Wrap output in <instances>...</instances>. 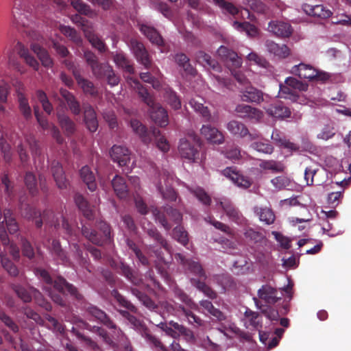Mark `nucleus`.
<instances>
[{
    "label": "nucleus",
    "mask_w": 351,
    "mask_h": 351,
    "mask_svg": "<svg viewBox=\"0 0 351 351\" xmlns=\"http://www.w3.org/2000/svg\"><path fill=\"white\" fill-rule=\"evenodd\" d=\"M172 237L182 245L186 246L189 242L188 232L182 226H177L172 232Z\"/></svg>",
    "instance_id": "61"
},
{
    "label": "nucleus",
    "mask_w": 351,
    "mask_h": 351,
    "mask_svg": "<svg viewBox=\"0 0 351 351\" xmlns=\"http://www.w3.org/2000/svg\"><path fill=\"white\" fill-rule=\"evenodd\" d=\"M31 150L32 157L36 160V157H40L41 155V149L38 141L33 136H29L25 138V141L20 143L17 145V152L19 155L20 160L23 165L29 160V156L27 152V147Z\"/></svg>",
    "instance_id": "9"
},
{
    "label": "nucleus",
    "mask_w": 351,
    "mask_h": 351,
    "mask_svg": "<svg viewBox=\"0 0 351 351\" xmlns=\"http://www.w3.org/2000/svg\"><path fill=\"white\" fill-rule=\"evenodd\" d=\"M12 290L16 293L18 297L24 302H29L32 300V295L34 297L36 303L47 311H51L52 306L50 302L47 301L40 292L36 289L32 288L30 291L27 290L19 285L12 284L11 285Z\"/></svg>",
    "instance_id": "6"
},
{
    "label": "nucleus",
    "mask_w": 351,
    "mask_h": 351,
    "mask_svg": "<svg viewBox=\"0 0 351 351\" xmlns=\"http://www.w3.org/2000/svg\"><path fill=\"white\" fill-rule=\"evenodd\" d=\"M175 62L178 65L182 68L184 72L186 75L194 76L196 73V70L190 63V60L188 56L184 53H176L174 56Z\"/></svg>",
    "instance_id": "37"
},
{
    "label": "nucleus",
    "mask_w": 351,
    "mask_h": 351,
    "mask_svg": "<svg viewBox=\"0 0 351 351\" xmlns=\"http://www.w3.org/2000/svg\"><path fill=\"white\" fill-rule=\"evenodd\" d=\"M58 120L62 129L67 136L73 134L75 131V123L66 114L57 112Z\"/></svg>",
    "instance_id": "47"
},
{
    "label": "nucleus",
    "mask_w": 351,
    "mask_h": 351,
    "mask_svg": "<svg viewBox=\"0 0 351 351\" xmlns=\"http://www.w3.org/2000/svg\"><path fill=\"white\" fill-rule=\"evenodd\" d=\"M84 121L90 132H95L98 128V121L95 110L90 104H84Z\"/></svg>",
    "instance_id": "25"
},
{
    "label": "nucleus",
    "mask_w": 351,
    "mask_h": 351,
    "mask_svg": "<svg viewBox=\"0 0 351 351\" xmlns=\"http://www.w3.org/2000/svg\"><path fill=\"white\" fill-rule=\"evenodd\" d=\"M60 94L66 102L71 112L75 115H79L81 112L80 105L73 94L64 88L60 89Z\"/></svg>",
    "instance_id": "29"
},
{
    "label": "nucleus",
    "mask_w": 351,
    "mask_h": 351,
    "mask_svg": "<svg viewBox=\"0 0 351 351\" xmlns=\"http://www.w3.org/2000/svg\"><path fill=\"white\" fill-rule=\"evenodd\" d=\"M35 275L43 283L44 289L48 293L51 300L61 306H66V300L62 295L69 293L74 298L80 300L82 295L79 293L77 289L72 284L68 282L65 278L60 276H56L54 279L50 274L45 269L36 267L34 269Z\"/></svg>",
    "instance_id": "1"
},
{
    "label": "nucleus",
    "mask_w": 351,
    "mask_h": 351,
    "mask_svg": "<svg viewBox=\"0 0 351 351\" xmlns=\"http://www.w3.org/2000/svg\"><path fill=\"white\" fill-rule=\"evenodd\" d=\"M176 261L182 266L187 271L191 273L194 276L199 277L202 280H206L207 276L204 270L202 265L194 260L186 258L183 254L178 253L175 255Z\"/></svg>",
    "instance_id": "10"
},
{
    "label": "nucleus",
    "mask_w": 351,
    "mask_h": 351,
    "mask_svg": "<svg viewBox=\"0 0 351 351\" xmlns=\"http://www.w3.org/2000/svg\"><path fill=\"white\" fill-rule=\"evenodd\" d=\"M112 66L108 63L98 62L91 70L93 74L98 79L106 77L107 73L110 71Z\"/></svg>",
    "instance_id": "64"
},
{
    "label": "nucleus",
    "mask_w": 351,
    "mask_h": 351,
    "mask_svg": "<svg viewBox=\"0 0 351 351\" xmlns=\"http://www.w3.org/2000/svg\"><path fill=\"white\" fill-rule=\"evenodd\" d=\"M227 129L234 136L240 138L247 136L249 141H253L260 137V134L258 132H250L246 125L238 121H230L227 125Z\"/></svg>",
    "instance_id": "11"
},
{
    "label": "nucleus",
    "mask_w": 351,
    "mask_h": 351,
    "mask_svg": "<svg viewBox=\"0 0 351 351\" xmlns=\"http://www.w3.org/2000/svg\"><path fill=\"white\" fill-rule=\"evenodd\" d=\"M112 66L108 63L98 62L91 70L93 74L98 79L106 77L107 73L110 71Z\"/></svg>",
    "instance_id": "63"
},
{
    "label": "nucleus",
    "mask_w": 351,
    "mask_h": 351,
    "mask_svg": "<svg viewBox=\"0 0 351 351\" xmlns=\"http://www.w3.org/2000/svg\"><path fill=\"white\" fill-rule=\"evenodd\" d=\"M112 186L117 196L120 199L125 198L128 196L129 191L125 179L118 175L115 176L112 180Z\"/></svg>",
    "instance_id": "32"
},
{
    "label": "nucleus",
    "mask_w": 351,
    "mask_h": 351,
    "mask_svg": "<svg viewBox=\"0 0 351 351\" xmlns=\"http://www.w3.org/2000/svg\"><path fill=\"white\" fill-rule=\"evenodd\" d=\"M20 241L23 256L32 260L35 256V252L32 243L24 237H21Z\"/></svg>",
    "instance_id": "62"
},
{
    "label": "nucleus",
    "mask_w": 351,
    "mask_h": 351,
    "mask_svg": "<svg viewBox=\"0 0 351 351\" xmlns=\"http://www.w3.org/2000/svg\"><path fill=\"white\" fill-rule=\"evenodd\" d=\"M178 152L182 158L191 162H195L199 156L197 149L186 138L180 139Z\"/></svg>",
    "instance_id": "20"
},
{
    "label": "nucleus",
    "mask_w": 351,
    "mask_h": 351,
    "mask_svg": "<svg viewBox=\"0 0 351 351\" xmlns=\"http://www.w3.org/2000/svg\"><path fill=\"white\" fill-rule=\"evenodd\" d=\"M111 295L114 298L119 306L126 308L132 313L137 312V308L117 290L113 289L111 292Z\"/></svg>",
    "instance_id": "48"
},
{
    "label": "nucleus",
    "mask_w": 351,
    "mask_h": 351,
    "mask_svg": "<svg viewBox=\"0 0 351 351\" xmlns=\"http://www.w3.org/2000/svg\"><path fill=\"white\" fill-rule=\"evenodd\" d=\"M12 25L19 31L29 27L31 23V14L25 3L16 0L12 11Z\"/></svg>",
    "instance_id": "4"
},
{
    "label": "nucleus",
    "mask_w": 351,
    "mask_h": 351,
    "mask_svg": "<svg viewBox=\"0 0 351 351\" xmlns=\"http://www.w3.org/2000/svg\"><path fill=\"white\" fill-rule=\"evenodd\" d=\"M303 10L308 14L312 16H315L321 19H327L332 15V12L326 8L323 5H310L305 3L302 6Z\"/></svg>",
    "instance_id": "27"
},
{
    "label": "nucleus",
    "mask_w": 351,
    "mask_h": 351,
    "mask_svg": "<svg viewBox=\"0 0 351 351\" xmlns=\"http://www.w3.org/2000/svg\"><path fill=\"white\" fill-rule=\"evenodd\" d=\"M152 213L156 221L160 223L167 231L172 228L173 225L168 222L165 215H167L176 224H179L182 220V213L178 210L169 206H165L163 208V211H161L158 208H154L152 210Z\"/></svg>",
    "instance_id": "8"
},
{
    "label": "nucleus",
    "mask_w": 351,
    "mask_h": 351,
    "mask_svg": "<svg viewBox=\"0 0 351 351\" xmlns=\"http://www.w3.org/2000/svg\"><path fill=\"white\" fill-rule=\"evenodd\" d=\"M132 293L135 295L139 301L150 311L158 309V305L147 295L141 291L134 288L132 289Z\"/></svg>",
    "instance_id": "49"
},
{
    "label": "nucleus",
    "mask_w": 351,
    "mask_h": 351,
    "mask_svg": "<svg viewBox=\"0 0 351 351\" xmlns=\"http://www.w3.org/2000/svg\"><path fill=\"white\" fill-rule=\"evenodd\" d=\"M114 62L117 66L121 68L126 73L132 74L134 71L132 64L123 52L117 53L113 57Z\"/></svg>",
    "instance_id": "46"
},
{
    "label": "nucleus",
    "mask_w": 351,
    "mask_h": 351,
    "mask_svg": "<svg viewBox=\"0 0 351 351\" xmlns=\"http://www.w3.org/2000/svg\"><path fill=\"white\" fill-rule=\"evenodd\" d=\"M71 247L80 265L85 268L88 271L90 272L91 270L90 269V262L88 258V254H84L80 246L77 243H73Z\"/></svg>",
    "instance_id": "41"
},
{
    "label": "nucleus",
    "mask_w": 351,
    "mask_h": 351,
    "mask_svg": "<svg viewBox=\"0 0 351 351\" xmlns=\"http://www.w3.org/2000/svg\"><path fill=\"white\" fill-rule=\"evenodd\" d=\"M75 79L79 86L82 89L85 94H88L91 96H96L97 95V89L94 86L93 83L91 81L83 77L81 75V73H78L75 71Z\"/></svg>",
    "instance_id": "36"
},
{
    "label": "nucleus",
    "mask_w": 351,
    "mask_h": 351,
    "mask_svg": "<svg viewBox=\"0 0 351 351\" xmlns=\"http://www.w3.org/2000/svg\"><path fill=\"white\" fill-rule=\"evenodd\" d=\"M265 46L269 53L280 58H286L289 55V49L286 45H279L272 40H267Z\"/></svg>",
    "instance_id": "39"
},
{
    "label": "nucleus",
    "mask_w": 351,
    "mask_h": 351,
    "mask_svg": "<svg viewBox=\"0 0 351 351\" xmlns=\"http://www.w3.org/2000/svg\"><path fill=\"white\" fill-rule=\"evenodd\" d=\"M179 308L181 309V311L187 319L189 324L193 326L195 328L202 326L204 324V321L190 310L185 308L182 305H179Z\"/></svg>",
    "instance_id": "56"
},
{
    "label": "nucleus",
    "mask_w": 351,
    "mask_h": 351,
    "mask_svg": "<svg viewBox=\"0 0 351 351\" xmlns=\"http://www.w3.org/2000/svg\"><path fill=\"white\" fill-rule=\"evenodd\" d=\"M1 263L2 267L11 276L16 277L19 275L18 267L7 257L5 253L0 252Z\"/></svg>",
    "instance_id": "54"
},
{
    "label": "nucleus",
    "mask_w": 351,
    "mask_h": 351,
    "mask_svg": "<svg viewBox=\"0 0 351 351\" xmlns=\"http://www.w3.org/2000/svg\"><path fill=\"white\" fill-rule=\"evenodd\" d=\"M24 182L29 193L33 196L36 195L38 189L36 176L32 172H27L24 178Z\"/></svg>",
    "instance_id": "55"
},
{
    "label": "nucleus",
    "mask_w": 351,
    "mask_h": 351,
    "mask_svg": "<svg viewBox=\"0 0 351 351\" xmlns=\"http://www.w3.org/2000/svg\"><path fill=\"white\" fill-rule=\"evenodd\" d=\"M75 202L78 208L82 212L84 216L88 219L93 217V210L86 199L80 194H76L74 197Z\"/></svg>",
    "instance_id": "45"
},
{
    "label": "nucleus",
    "mask_w": 351,
    "mask_h": 351,
    "mask_svg": "<svg viewBox=\"0 0 351 351\" xmlns=\"http://www.w3.org/2000/svg\"><path fill=\"white\" fill-rule=\"evenodd\" d=\"M120 314L125 318L131 326L145 339L147 343L157 351H167V347L155 335H154L145 324L127 311H120Z\"/></svg>",
    "instance_id": "3"
},
{
    "label": "nucleus",
    "mask_w": 351,
    "mask_h": 351,
    "mask_svg": "<svg viewBox=\"0 0 351 351\" xmlns=\"http://www.w3.org/2000/svg\"><path fill=\"white\" fill-rule=\"evenodd\" d=\"M87 314L94 318L99 323L104 325L109 329H116L117 326L110 317L97 306L89 304L86 308Z\"/></svg>",
    "instance_id": "15"
},
{
    "label": "nucleus",
    "mask_w": 351,
    "mask_h": 351,
    "mask_svg": "<svg viewBox=\"0 0 351 351\" xmlns=\"http://www.w3.org/2000/svg\"><path fill=\"white\" fill-rule=\"evenodd\" d=\"M80 176L90 191H95L96 190L97 183L95 181V176L88 166L86 165L82 167L80 171Z\"/></svg>",
    "instance_id": "34"
},
{
    "label": "nucleus",
    "mask_w": 351,
    "mask_h": 351,
    "mask_svg": "<svg viewBox=\"0 0 351 351\" xmlns=\"http://www.w3.org/2000/svg\"><path fill=\"white\" fill-rule=\"evenodd\" d=\"M291 73L298 75L301 79H306L309 81L326 82L329 80L330 75L326 73L317 70L313 66L304 63H300L291 68Z\"/></svg>",
    "instance_id": "5"
},
{
    "label": "nucleus",
    "mask_w": 351,
    "mask_h": 351,
    "mask_svg": "<svg viewBox=\"0 0 351 351\" xmlns=\"http://www.w3.org/2000/svg\"><path fill=\"white\" fill-rule=\"evenodd\" d=\"M130 46L136 60L145 69H149L152 61L143 44L136 39H131Z\"/></svg>",
    "instance_id": "12"
},
{
    "label": "nucleus",
    "mask_w": 351,
    "mask_h": 351,
    "mask_svg": "<svg viewBox=\"0 0 351 351\" xmlns=\"http://www.w3.org/2000/svg\"><path fill=\"white\" fill-rule=\"evenodd\" d=\"M217 54L221 60L226 64L230 70L233 68H239L242 61L237 53L225 46H221L217 49Z\"/></svg>",
    "instance_id": "14"
},
{
    "label": "nucleus",
    "mask_w": 351,
    "mask_h": 351,
    "mask_svg": "<svg viewBox=\"0 0 351 351\" xmlns=\"http://www.w3.org/2000/svg\"><path fill=\"white\" fill-rule=\"evenodd\" d=\"M220 205L226 215L233 221L239 223L242 219V215L239 210L230 202H220Z\"/></svg>",
    "instance_id": "42"
},
{
    "label": "nucleus",
    "mask_w": 351,
    "mask_h": 351,
    "mask_svg": "<svg viewBox=\"0 0 351 351\" xmlns=\"http://www.w3.org/2000/svg\"><path fill=\"white\" fill-rule=\"evenodd\" d=\"M99 228L102 232V234L84 225L82 227V234L91 243L97 245H102L104 243L110 241L111 229L110 225L106 222L101 221Z\"/></svg>",
    "instance_id": "7"
},
{
    "label": "nucleus",
    "mask_w": 351,
    "mask_h": 351,
    "mask_svg": "<svg viewBox=\"0 0 351 351\" xmlns=\"http://www.w3.org/2000/svg\"><path fill=\"white\" fill-rule=\"evenodd\" d=\"M268 28L271 32L279 37H289L292 33L291 26L282 21H271Z\"/></svg>",
    "instance_id": "28"
},
{
    "label": "nucleus",
    "mask_w": 351,
    "mask_h": 351,
    "mask_svg": "<svg viewBox=\"0 0 351 351\" xmlns=\"http://www.w3.org/2000/svg\"><path fill=\"white\" fill-rule=\"evenodd\" d=\"M240 97L243 101L260 104L263 101V93L250 84L240 90Z\"/></svg>",
    "instance_id": "19"
},
{
    "label": "nucleus",
    "mask_w": 351,
    "mask_h": 351,
    "mask_svg": "<svg viewBox=\"0 0 351 351\" xmlns=\"http://www.w3.org/2000/svg\"><path fill=\"white\" fill-rule=\"evenodd\" d=\"M51 251L53 255L55 256L57 259L60 260L62 263L67 264L69 263V259L66 252L62 248L59 241L56 239L52 241Z\"/></svg>",
    "instance_id": "53"
},
{
    "label": "nucleus",
    "mask_w": 351,
    "mask_h": 351,
    "mask_svg": "<svg viewBox=\"0 0 351 351\" xmlns=\"http://www.w3.org/2000/svg\"><path fill=\"white\" fill-rule=\"evenodd\" d=\"M110 156L114 162L120 167H125L130 162V152L123 145H114L110 152Z\"/></svg>",
    "instance_id": "18"
},
{
    "label": "nucleus",
    "mask_w": 351,
    "mask_h": 351,
    "mask_svg": "<svg viewBox=\"0 0 351 351\" xmlns=\"http://www.w3.org/2000/svg\"><path fill=\"white\" fill-rule=\"evenodd\" d=\"M202 101L203 99L202 98H199V99L193 98L189 101V104L195 112L201 114L205 121H210L212 119L210 112L208 108L204 106Z\"/></svg>",
    "instance_id": "38"
},
{
    "label": "nucleus",
    "mask_w": 351,
    "mask_h": 351,
    "mask_svg": "<svg viewBox=\"0 0 351 351\" xmlns=\"http://www.w3.org/2000/svg\"><path fill=\"white\" fill-rule=\"evenodd\" d=\"M253 211L258 217L260 221L265 224L271 225L274 223L276 216L271 208L256 206L253 208Z\"/></svg>",
    "instance_id": "30"
},
{
    "label": "nucleus",
    "mask_w": 351,
    "mask_h": 351,
    "mask_svg": "<svg viewBox=\"0 0 351 351\" xmlns=\"http://www.w3.org/2000/svg\"><path fill=\"white\" fill-rule=\"evenodd\" d=\"M140 30L152 43L158 46L164 45L162 37L154 27L143 24L140 27Z\"/></svg>",
    "instance_id": "31"
},
{
    "label": "nucleus",
    "mask_w": 351,
    "mask_h": 351,
    "mask_svg": "<svg viewBox=\"0 0 351 351\" xmlns=\"http://www.w3.org/2000/svg\"><path fill=\"white\" fill-rule=\"evenodd\" d=\"M157 189L159 193L162 195V197L171 202H175L177 199L176 192L168 184L164 188L161 181L157 184Z\"/></svg>",
    "instance_id": "58"
},
{
    "label": "nucleus",
    "mask_w": 351,
    "mask_h": 351,
    "mask_svg": "<svg viewBox=\"0 0 351 351\" xmlns=\"http://www.w3.org/2000/svg\"><path fill=\"white\" fill-rule=\"evenodd\" d=\"M84 34L90 43L100 52H105L107 49L104 42L93 32L92 28L84 29Z\"/></svg>",
    "instance_id": "43"
},
{
    "label": "nucleus",
    "mask_w": 351,
    "mask_h": 351,
    "mask_svg": "<svg viewBox=\"0 0 351 351\" xmlns=\"http://www.w3.org/2000/svg\"><path fill=\"white\" fill-rule=\"evenodd\" d=\"M1 182V187L4 194L6 195L7 198L12 199L15 195L14 182L9 178L8 173H3L2 175Z\"/></svg>",
    "instance_id": "50"
},
{
    "label": "nucleus",
    "mask_w": 351,
    "mask_h": 351,
    "mask_svg": "<svg viewBox=\"0 0 351 351\" xmlns=\"http://www.w3.org/2000/svg\"><path fill=\"white\" fill-rule=\"evenodd\" d=\"M162 96L165 101L174 110L181 108V101L177 93L169 86L162 88Z\"/></svg>",
    "instance_id": "33"
},
{
    "label": "nucleus",
    "mask_w": 351,
    "mask_h": 351,
    "mask_svg": "<svg viewBox=\"0 0 351 351\" xmlns=\"http://www.w3.org/2000/svg\"><path fill=\"white\" fill-rule=\"evenodd\" d=\"M32 49L38 58L41 61L43 65L45 67H49L52 65V60L47 51L38 44L32 45Z\"/></svg>",
    "instance_id": "52"
},
{
    "label": "nucleus",
    "mask_w": 351,
    "mask_h": 351,
    "mask_svg": "<svg viewBox=\"0 0 351 351\" xmlns=\"http://www.w3.org/2000/svg\"><path fill=\"white\" fill-rule=\"evenodd\" d=\"M217 54L221 60L226 64L230 70L233 68H239L242 61L237 53L225 46H221L217 49Z\"/></svg>",
    "instance_id": "13"
},
{
    "label": "nucleus",
    "mask_w": 351,
    "mask_h": 351,
    "mask_svg": "<svg viewBox=\"0 0 351 351\" xmlns=\"http://www.w3.org/2000/svg\"><path fill=\"white\" fill-rule=\"evenodd\" d=\"M235 112L240 118L249 119L256 122L259 121L263 117V112L259 109L243 104H238Z\"/></svg>",
    "instance_id": "16"
},
{
    "label": "nucleus",
    "mask_w": 351,
    "mask_h": 351,
    "mask_svg": "<svg viewBox=\"0 0 351 351\" xmlns=\"http://www.w3.org/2000/svg\"><path fill=\"white\" fill-rule=\"evenodd\" d=\"M223 175L230 179L238 186L244 189L249 188L252 182L249 178L241 175L234 167H227L223 171Z\"/></svg>",
    "instance_id": "22"
},
{
    "label": "nucleus",
    "mask_w": 351,
    "mask_h": 351,
    "mask_svg": "<svg viewBox=\"0 0 351 351\" xmlns=\"http://www.w3.org/2000/svg\"><path fill=\"white\" fill-rule=\"evenodd\" d=\"M19 108L25 119L32 118V109L29 105L28 100L22 93L19 95Z\"/></svg>",
    "instance_id": "60"
},
{
    "label": "nucleus",
    "mask_w": 351,
    "mask_h": 351,
    "mask_svg": "<svg viewBox=\"0 0 351 351\" xmlns=\"http://www.w3.org/2000/svg\"><path fill=\"white\" fill-rule=\"evenodd\" d=\"M256 307L261 310V313L271 321H278L279 313L277 310L269 305H263L261 301L256 298H253Z\"/></svg>",
    "instance_id": "44"
},
{
    "label": "nucleus",
    "mask_w": 351,
    "mask_h": 351,
    "mask_svg": "<svg viewBox=\"0 0 351 351\" xmlns=\"http://www.w3.org/2000/svg\"><path fill=\"white\" fill-rule=\"evenodd\" d=\"M145 232L156 243L160 245L167 252L170 251V246L167 240L162 237L158 229L154 226L143 227Z\"/></svg>",
    "instance_id": "35"
},
{
    "label": "nucleus",
    "mask_w": 351,
    "mask_h": 351,
    "mask_svg": "<svg viewBox=\"0 0 351 351\" xmlns=\"http://www.w3.org/2000/svg\"><path fill=\"white\" fill-rule=\"evenodd\" d=\"M130 126L134 132L137 134L142 142L149 144L152 139V131H148L145 125L137 119H131Z\"/></svg>",
    "instance_id": "26"
},
{
    "label": "nucleus",
    "mask_w": 351,
    "mask_h": 351,
    "mask_svg": "<svg viewBox=\"0 0 351 351\" xmlns=\"http://www.w3.org/2000/svg\"><path fill=\"white\" fill-rule=\"evenodd\" d=\"M258 298L263 300L267 304H274L278 302L281 297H278V291L269 285H263L257 292Z\"/></svg>",
    "instance_id": "21"
},
{
    "label": "nucleus",
    "mask_w": 351,
    "mask_h": 351,
    "mask_svg": "<svg viewBox=\"0 0 351 351\" xmlns=\"http://www.w3.org/2000/svg\"><path fill=\"white\" fill-rule=\"evenodd\" d=\"M51 172L56 186L60 189H66L69 186V181L66 178L61 163L53 160L51 165Z\"/></svg>",
    "instance_id": "17"
},
{
    "label": "nucleus",
    "mask_w": 351,
    "mask_h": 351,
    "mask_svg": "<svg viewBox=\"0 0 351 351\" xmlns=\"http://www.w3.org/2000/svg\"><path fill=\"white\" fill-rule=\"evenodd\" d=\"M200 131L202 135L211 143L219 145L224 141L223 134L217 128L210 125H203Z\"/></svg>",
    "instance_id": "24"
},
{
    "label": "nucleus",
    "mask_w": 351,
    "mask_h": 351,
    "mask_svg": "<svg viewBox=\"0 0 351 351\" xmlns=\"http://www.w3.org/2000/svg\"><path fill=\"white\" fill-rule=\"evenodd\" d=\"M271 183L278 191L288 189L293 185L291 179L285 175L275 177L271 180Z\"/></svg>",
    "instance_id": "57"
},
{
    "label": "nucleus",
    "mask_w": 351,
    "mask_h": 351,
    "mask_svg": "<svg viewBox=\"0 0 351 351\" xmlns=\"http://www.w3.org/2000/svg\"><path fill=\"white\" fill-rule=\"evenodd\" d=\"M259 167L265 170H271L274 173H282L286 169V166L282 162L274 160H262Z\"/></svg>",
    "instance_id": "51"
},
{
    "label": "nucleus",
    "mask_w": 351,
    "mask_h": 351,
    "mask_svg": "<svg viewBox=\"0 0 351 351\" xmlns=\"http://www.w3.org/2000/svg\"><path fill=\"white\" fill-rule=\"evenodd\" d=\"M78 327L73 326L71 332L76 336V337L80 341H84L90 348L96 350L99 349L98 344L93 341L91 338L85 336L78 329Z\"/></svg>",
    "instance_id": "59"
},
{
    "label": "nucleus",
    "mask_w": 351,
    "mask_h": 351,
    "mask_svg": "<svg viewBox=\"0 0 351 351\" xmlns=\"http://www.w3.org/2000/svg\"><path fill=\"white\" fill-rule=\"evenodd\" d=\"M267 114L276 119H283L291 116V110L281 102H276L264 108Z\"/></svg>",
    "instance_id": "23"
},
{
    "label": "nucleus",
    "mask_w": 351,
    "mask_h": 351,
    "mask_svg": "<svg viewBox=\"0 0 351 351\" xmlns=\"http://www.w3.org/2000/svg\"><path fill=\"white\" fill-rule=\"evenodd\" d=\"M134 83L138 89L139 97L150 108L149 113L152 121L160 127L167 125L169 117L167 110L160 104L154 101L153 97L138 80H134Z\"/></svg>",
    "instance_id": "2"
},
{
    "label": "nucleus",
    "mask_w": 351,
    "mask_h": 351,
    "mask_svg": "<svg viewBox=\"0 0 351 351\" xmlns=\"http://www.w3.org/2000/svg\"><path fill=\"white\" fill-rule=\"evenodd\" d=\"M244 315L245 317L248 319L250 325L252 326V328L259 331L260 340L263 341V337L261 332V329L263 327L262 319L259 313L250 309H247Z\"/></svg>",
    "instance_id": "40"
}]
</instances>
